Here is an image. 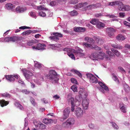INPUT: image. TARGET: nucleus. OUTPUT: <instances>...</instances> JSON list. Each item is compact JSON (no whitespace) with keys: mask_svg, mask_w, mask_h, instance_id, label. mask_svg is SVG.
Returning <instances> with one entry per match:
<instances>
[{"mask_svg":"<svg viewBox=\"0 0 130 130\" xmlns=\"http://www.w3.org/2000/svg\"><path fill=\"white\" fill-rule=\"evenodd\" d=\"M45 76L53 83H56L58 82L59 79L58 75L54 70H50L49 73Z\"/></svg>","mask_w":130,"mask_h":130,"instance_id":"nucleus-1","label":"nucleus"},{"mask_svg":"<svg viewBox=\"0 0 130 130\" xmlns=\"http://www.w3.org/2000/svg\"><path fill=\"white\" fill-rule=\"evenodd\" d=\"M79 93L80 95L76 96L75 98V102L76 105H79L80 104L82 97H86L87 95V92L83 89H80Z\"/></svg>","mask_w":130,"mask_h":130,"instance_id":"nucleus-2","label":"nucleus"},{"mask_svg":"<svg viewBox=\"0 0 130 130\" xmlns=\"http://www.w3.org/2000/svg\"><path fill=\"white\" fill-rule=\"evenodd\" d=\"M77 6L80 8L84 7L86 10L94 8L100 7L101 4L100 3H98L95 5H88L87 3H84L79 4L77 5Z\"/></svg>","mask_w":130,"mask_h":130,"instance_id":"nucleus-3","label":"nucleus"},{"mask_svg":"<svg viewBox=\"0 0 130 130\" xmlns=\"http://www.w3.org/2000/svg\"><path fill=\"white\" fill-rule=\"evenodd\" d=\"M64 51H67L68 52H74L75 55L80 57H83L84 55V53L82 52L83 51L82 50L76 51L75 50L72 48H66L63 49Z\"/></svg>","mask_w":130,"mask_h":130,"instance_id":"nucleus-4","label":"nucleus"},{"mask_svg":"<svg viewBox=\"0 0 130 130\" xmlns=\"http://www.w3.org/2000/svg\"><path fill=\"white\" fill-rule=\"evenodd\" d=\"M22 71L26 79L28 82H31L32 80V73L29 71L26 70L25 69H23Z\"/></svg>","mask_w":130,"mask_h":130,"instance_id":"nucleus-5","label":"nucleus"},{"mask_svg":"<svg viewBox=\"0 0 130 130\" xmlns=\"http://www.w3.org/2000/svg\"><path fill=\"white\" fill-rule=\"evenodd\" d=\"M19 39L18 37L15 36L11 37H7L5 38L0 39V42H13L18 41Z\"/></svg>","mask_w":130,"mask_h":130,"instance_id":"nucleus-6","label":"nucleus"},{"mask_svg":"<svg viewBox=\"0 0 130 130\" xmlns=\"http://www.w3.org/2000/svg\"><path fill=\"white\" fill-rule=\"evenodd\" d=\"M75 122L73 118H69L66 122L63 123L62 126L64 127H68L70 126L73 125Z\"/></svg>","mask_w":130,"mask_h":130,"instance_id":"nucleus-7","label":"nucleus"},{"mask_svg":"<svg viewBox=\"0 0 130 130\" xmlns=\"http://www.w3.org/2000/svg\"><path fill=\"white\" fill-rule=\"evenodd\" d=\"M86 75L87 78L89 79L90 82L91 83H97L98 79L93 75L89 73L87 74Z\"/></svg>","mask_w":130,"mask_h":130,"instance_id":"nucleus-8","label":"nucleus"},{"mask_svg":"<svg viewBox=\"0 0 130 130\" xmlns=\"http://www.w3.org/2000/svg\"><path fill=\"white\" fill-rule=\"evenodd\" d=\"M53 34L55 36L50 37L49 38L51 40L54 41H57L58 40L59 38L58 37H62V35L59 33L54 32Z\"/></svg>","mask_w":130,"mask_h":130,"instance_id":"nucleus-9","label":"nucleus"},{"mask_svg":"<svg viewBox=\"0 0 130 130\" xmlns=\"http://www.w3.org/2000/svg\"><path fill=\"white\" fill-rule=\"evenodd\" d=\"M70 111V108H66L63 111V118L60 119L61 121H63L64 120L66 119L69 116V115Z\"/></svg>","mask_w":130,"mask_h":130,"instance_id":"nucleus-10","label":"nucleus"},{"mask_svg":"<svg viewBox=\"0 0 130 130\" xmlns=\"http://www.w3.org/2000/svg\"><path fill=\"white\" fill-rule=\"evenodd\" d=\"M83 44L84 47H86L88 48H94L95 49L98 50H100L101 49V48L98 47L97 45L93 46L91 44H89L87 43L83 42Z\"/></svg>","mask_w":130,"mask_h":130,"instance_id":"nucleus-11","label":"nucleus"},{"mask_svg":"<svg viewBox=\"0 0 130 130\" xmlns=\"http://www.w3.org/2000/svg\"><path fill=\"white\" fill-rule=\"evenodd\" d=\"M84 112L82 109L80 108H77L74 112L77 118H80L82 117Z\"/></svg>","mask_w":130,"mask_h":130,"instance_id":"nucleus-12","label":"nucleus"},{"mask_svg":"<svg viewBox=\"0 0 130 130\" xmlns=\"http://www.w3.org/2000/svg\"><path fill=\"white\" fill-rule=\"evenodd\" d=\"M33 123L36 127H39L40 129H44L46 128V126L41 122L37 121L36 120L34 121Z\"/></svg>","mask_w":130,"mask_h":130,"instance_id":"nucleus-13","label":"nucleus"},{"mask_svg":"<svg viewBox=\"0 0 130 130\" xmlns=\"http://www.w3.org/2000/svg\"><path fill=\"white\" fill-rule=\"evenodd\" d=\"M46 45L44 44L39 43L37 45L32 46L33 49L38 50H44L45 49Z\"/></svg>","mask_w":130,"mask_h":130,"instance_id":"nucleus-14","label":"nucleus"},{"mask_svg":"<svg viewBox=\"0 0 130 130\" xmlns=\"http://www.w3.org/2000/svg\"><path fill=\"white\" fill-rule=\"evenodd\" d=\"M98 84L102 88L100 90L103 93H104V91L103 89H104L106 91H109V89L108 87L106 86L104 83L102 82H99Z\"/></svg>","mask_w":130,"mask_h":130,"instance_id":"nucleus-15","label":"nucleus"},{"mask_svg":"<svg viewBox=\"0 0 130 130\" xmlns=\"http://www.w3.org/2000/svg\"><path fill=\"white\" fill-rule=\"evenodd\" d=\"M89 100L86 97H85L83 100L82 105L83 108L85 109H86L88 108L89 103Z\"/></svg>","mask_w":130,"mask_h":130,"instance_id":"nucleus-16","label":"nucleus"},{"mask_svg":"<svg viewBox=\"0 0 130 130\" xmlns=\"http://www.w3.org/2000/svg\"><path fill=\"white\" fill-rule=\"evenodd\" d=\"M36 76V77L39 78V77L40 78L39 79V80L38 79H34L33 81L38 85H41L42 81L43 80V78L40 74L38 73L37 74Z\"/></svg>","mask_w":130,"mask_h":130,"instance_id":"nucleus-17","label":"nucleus"},{"mask_svg":"<svg viewBox=\"0 0 130 130\" xmlns=\"http://www.w3.org/2000/svg\"><path fill=\"white\" fill-rule=\"evenodd\" d=\"M106 30L109 37L111 38L113 37L114 35V32H115V30L113 28L108 27L106 29Z\"/></svg>","mask_w":130,"mask_h":130,"instance_id":"nucleus-18","label":"nucleus"},{"mask_svg":"<svg viewBox=\"0 0 130 130\" xmlns=\"http://www.w3.org/2000/svg\"><path fill=\"white\" fill-rule=\"evenodd\" d=\"M27 9L25 6H18L16 8V11L17 12H22L25 11Z\"/></svg>","mask_w":130,"mask_h":130,"instance_id":"nucleus-19","label":"nucleus"},{"mask_svg":"<svg viewBox=\"0 0 130 130\" xmlns=\"http://www.w3.org/2000/svg\"><path fill=\"white\" fill-rule=\"evenodd\" d=\"M119 108L121 111L123 113L126 112L127 107L122 103H120L119 104Z\"/></svg>","mask_w":130,"mask_h":130,"instance_id":"nucleus-20","label":"nucleus"},{"mask_svg":"<svg viewBox=\"0 0 130 130\" xmlns=\"http://www.w3.org/2000/svg\"><path fill=\"white\" fill-rule=\"evenodd\" d=\"M105 26V24L104 23L100 21L96 25V27L100 29L103 28Z\"/></svg>","mask_w":130,"mask_h":130,"instance_id":"nucleus-21","label":"nucleus"},{"mask_svg":"<svg viewBox=\"0 0 130 130\" xmlns=\"http://www.w3.org/2000/svg\"><path fill=\"white\" fill-rule=\"evenodd\" d=\"M85 28L80 27H75L74 29V31L78 32H84L85 31Z\"/></svg>","mask_w":130,"mask_h":130,"instance_id":"nucleus-22","label":"nucleus"},{"mask_svg":"<svg viewBox=\"0 0 130 130\" xmlns=\"http://www.w3.org/2000/svg\"><path fill=\"white\" fill-rule=\"evenodd\" d=\"M5 77L8 81L10 82H13L14 80V78L13 75H9L6 76Z\"/></svg>","mask_w":130,"mask_h":130,"instance_id":"nucleus-23","label":"nucleus"},{"mask_svg":"<svg viewBox=\"0 0 130 130\" xmlns=\"http://www.w3.org/2000/svg\"><path fill=\"white\" fill-rule=\"evenodd\" d=\"M43 122L45 124H48L52 123H53V120L51 119L45 118L43 120Z\"/></svg>","mask_w":130,"mask_h":130,"instance_id":"nucleus-24","label":"nucleus"},{"mask_svg":"<svg viewBox=\"0 0 130 130\" xmlns=\"http://www.w3.org/2000/svg\"><path fill=\"white\" fill-rule=\"evenodd\" d=\"M13 8V5L10 3L6 4L5 6V8L8 10H12Z\"/></svg>","mask_w":130,"mask_h":130,"instance_id":"nucleus-25","label":"nucleus"},{"mask_svg":"<svg viewBox=\"0 0 130 130\" xmlns=\"http://www.w3.org/2000/svg\"><path fill=\"white\" fill-rule=\"evenodd\" d=\"M98 54L97 60H98V59H103L104 54L103 52L98 53Z\"/></svg>","mask_w":130,"mask_h":130,"instance_id":"nucleus-26","label":"nucleus"},{"mask_svg":"<svg viewBox=\"0 0 130 130\" xmlns=\"http://www.w3.org/2000/svg\"><path fill=\"white\" fill-rule=\"evenodd\" d=\"M71 71L74 74H77L80 78L82 77V76L81 73L77 70L73 69L71 70Z\"/></svg>","mask_w":130,"mask_h":130,"instance_id":"nucleus-27","label":"nucleus"},{"mask_svg":"<svg viewBox=\"0 0 130 130\" xmlns=\"http://www.w3.org/2000/svg\"><path fill=\"white\" fill-rule=\"evenodd\" d=\"M9 104L8 102L5 101L4 100H0V105L2 107L6 106Z\"/></svg>","mask_w":130,"mask_h":130,"instance_id":"nucleus-28","label":"nucleus"},{"mask_svg":"<svg viewBox=\"0 0 130 130\" xmlns=\"http://www.w3.org/2000/svg\"><path fill=\"white\" fill-rule=\"evenodd\" d=\"M118 5H119L118 6V9L120 10L123 11V9H124L125 5H124L123 3L119 1V3L118 4Z\"/></svg>","mask_w":130,"mask_h":130,"instance_id":"nucleus-29","label":"nucleus"},{"mask_svg":"<svg viewBox=\"0 0 130 130\" xmlns=\"http://www.w3.org/2000/svg\"><path fill=\"white\" fill-rule=\"evenodd\" d=\"M126 39L125 36L122 34L118 35L117 37V39L118 40H123Z\"/></svg>","mask_w":130,"mask_h":130,"instance_id":"nucleus-30","label":"nucleus"},{"mask_svg":"<svg viewBox=\"0 0 130 130\" xmlns=\"http://www.w3.org/2000/svg\"><path fill=\"white\" fill-rule=\"evenodd\" d=\"M98 53L96 52L93 53L91 55V57L93 60H97Z\"/></svg>","mask_w":130,"mask_h":130,"instance_id":"nucleus-31","label":"nucleus"},{"mask_svg":"<svg viewBox=\"0 0 130 130\" xmlns=\"http://www.w3.org/2000/svg\"><path fill=\"white\" fill-rule=\"evenodd\" d=\"M94 39L95 41L97 43H99V42L101 43H100V44H101L102 43V41L101 38H100L99 37L97 36H94Z\"/></svg>","mask_w":130,"mask_h":130,"instance_id":"nucleus-32","label":"nucleus"},{"mask_svg":"<svg viewBox=\"0 0 130 130\" xmlns=\"http://www.w3.org/2000/svg\"><path fill=\"white\" fill-rule=\"evenodd\" d=\"M15 105L17 107L21 110L23 109V108L22 105L18 102H16L14 103Z\"/></svg>","mask_w":130,"mask_h":130,"instance_id":"nucleus-33","label":"nucleus"},{"mask_svg":"<svg viewBox=\"0 0 130 130\" xmlns=\"http://www.w3.org/2000/svg\"><path fill=\"white\" fill-rule=\"evenodd\" d=\"M66 51L67 52V54L73 60H75V58L74 56V55L72 54V53H74V52H68L67 51Z\"/></svg>","mask_w":130,"mask_h":130,"instance_id":"nucleus-34","label":"nucleus"},{"mask_svg":"<svg viewBox=\"0 0 130 130\" xmlns=\"http://www.w3.org/2000/svg\"><path fill=\"white\" fill-rule=\"evenodd\" d=\"M111 45L112 47L119 49H120L123 48V46L117 44H112Z\"/></svg>","mask_w":130,"mask_h":130,"instance_id":"nucleus-35","label":"nucleus"},{"mask_svg":"<svg viewBox=\"0 0 130 130\" xmlns=\"http://www.w3.org/2000/svg\"><path fill=\"white\" fill-rule=\"evenodd\" d=\"M86 41L90 43H92L93 42L94 40L91 38L89 37H86L84 39Z\"/></svg>","mask_w":130,"mask_h":130,"instance_id":"nucleus-36","label":"nucleus"},{"mask_svg":"<svg viewBox=\"0 0 130 130\" xmlns=\"http://www.w3.org/2000/svg\"><path fill=\"white\" fill-rule=\"evenodd\" d=\"M70 100L72 105L71 111H73L74 110V107H75V105L74 102V98H71L70 99Z\"/></svg>","mask_w":130,"mask_h":130,"instance_id":"nucleus-37","label":"nucleus"},{"mask_svg":"<svg viewBox=\"0 0 130 130\" xmlns=\"http://www.w3.org/2000/svg\"><path fill=\"white\" fill-rule=\"evenodd\" d=\"M99 22V20L96 19H92L90 21V22L93 25H97Z\"/></svg>","mask_w":130,"mask_h":130,"instance_id":"nucleus-38","label":"nucleus"},{"mask_svg":"<svg viewBox=\"0 0 130 130\" xmlns=\"http://www.w3.org/2000/svg\"><path fill=\"white\" fill-rule=\"evenodd\" d=\"M111 51L117 56H119L120 55V53L117 50H115L113 48H112Z\"/></svg>","mask_w":130,"mask_h":130,"instance_id":"nucleus-39","label":"nucleus"},{"mask_svg":"<svg viewBox=\"0 0 130 130\" xmlns=\"http://www.w3.org/2000/svg\"><path fill=\"white\" fill-rule=\"evenodd\" d=\"M124 90L126 92H128L130 91V89L129 86L126 84L124 85Z\"/></svg>","mask_w":130,"mask_h":130,"instance_id":"nucleus-40","label":"nucleus"},{"mask_svg":"<svg viewBox=\"0 0 130 130\" xmlns=\"http://www.w3.org/2000/svg\"><path fill=\"white\" fill-rule=\"evenodd\" d=\"M77 87L76 85H73L71 87V89L74 92H77Z\"/></svg>","mask_w":130,"mask_h":130,"instance_id":"nucleus-41","label":"nucleus"},{"mask_svg":"<svg viewBox=\"0 0 130 130\" xmlns=\"http://www.w3.org/2000/svg\"><path fill=\"white\" fill-rule=\"evenodd\" d=\"M35 66L37 68L40 69L42 67V65L37 62H35Z\"/></svg>","mask_w":130,"mask_h":130,"instance_id":"nucleus-42","label":"nucleus"},{"mask_svg":"<svg viewBox=\"0 0 130 130\" xmlns=\"http://www.w3.org/2000/svg\"><path fill=\"white\" fill-rule=\"evenodd\" d=\"M30 15L32 18H36L37 16L36 14V12L35 11H32L29 13Z\"/></svg>","mask_w":130,"mask_h":130,"instance_id":"nucleus-43","label":"nucleus"},{"mask_svg":"<svg viewBox=\"0 0 130 130\" xmlns=\"http://www.w3.org/2000/svg\"><path fill=\"white\" fill-rule=\"evenodd\" d=\"M112 78L118 84L119 83V81L117 77L116 76L115 74H112Z\"/></svg>","mask_w":130,"mask_h":130,"instance_id":"nucleus-44","label":"nucleus"},{"mask_svg":"<svg viewBox=\"0 0 130 130\" xmlns=\"http://www.w3.org/2000/svg\"><path fill=\"white\" fill-rule=\"evenodd\" d=\"M119 3V1H116L115 2H111L109 3V5L111 6H113L115 5H118Z\"/></svg>","mask_w":130,"mask_h":130,"instance_id":"nucleus-45","label":"nucleus"},{"mask_svg":"<svg viewBox=\"0 0 130 130\" xmlns=\"http://www.w3.org/2000/svg\"><path fill=\"white\" fill-rule=\"evenodd\" d=\"M38 10H46L47 9L44 8L43 5L40 6H37V8Z\"/></svg>","mask_w":130,"mask_h":130,"instance_id":"nucleus-46","label":"nucleus"},{"mask_svg":"<svg viewBox=\"0 0 130 130\" xmlns=\"http://www.w3.org/2000/svg\"><path fill=\"white\" fill-rule=\"evenodd\" d=\"M124 9H123V11H124L126 10H130V6L127 5H125L124 6Z\"/></svg>","mask_w":130,"mask_h":130,"instance_id":"nucleus-47","label":"nucleus"},{"mask_svg":"<svg viewBox=\"0 0 130 130\" xmlns=\"http://www.w3.org/2000/svg\"><path fill=\"white\" fill-rule=\"evenodd\" d=\"M69 14L71 16H73L76 15L77 12L76 11L74 10L70 12Z\"/></svg>","mask_w":130,"mask_h":130,"instance_id":"nucleus-48","label":"nucleus"},{"mask_svg":"<svg viewBox=\"0 0 130 130\" xmlns=\"http://www.w3.org/2000/svg\"><path fill=\"white\" fill-rule=\"evenodd\" d=\"M39 15L40 16L44 17L46 16V14L45 12L43 11H40L39 12Z\"/></svg>","mask_w":130,"mask_h":130,"instance_id":"nucleus-49","label":"nucleus"},{"mask_svg":"<svg viewBox=\"0 0 130 130\" xmlns=\"http://www.w3.org/2000/svg\"><path fill=\"white\" fill-rule=\"evenodd\" d=\"M71 82L75 84H78V83L76 80L74 78H72L71 79Z\"/></svg>","mask_w":130,"mask_h":130,"instance_id":"nucleus-50","label":"nucleus"},{"mask_svg":"<svg viewBox=\"0 0 130 130\" xmlns=\"http://www.w3.org/2000/svg\"><path fill=\"white\" fill-rule=\"evenodd\" d=\"M112 127L115 129H118L119 128V127L118 125H117L115 123H112Z\"/></svg>","mask_w":130,"mask_h":130,"instance_id":"nucleus-51","label":"nucleus"},{"mask_svg":"<svg viewBox=\"0 0 130 130\" xmlns=\"http://www.w3.org/2000/svg\"><path fill=\"white\" fill-rule=\"evenodd\" d=\"M118 69L119 71L122 73L125 74V71L121 67H119Z\"/></svg>","mask_w":130,"mask_h":130,"instance_id":"nucleus-52","label":"nucleus"},{"mask_svg":"<svg viewBox=\"0 0 130 130\" xmlns=\"http://www.w3.org/2000/svg\"><path fill=\"white\" fill-rule=\"evenodd\" d=\"M30 100L32 104L34 106L36 104V103L35 102L34 99L32 98H30Z\"/></svg>","mask_w":130,"mask_h":130,"instance_id":"nucleus-53","label":"nucleus"},{"mask_svg":"<svg viewBox=\"0 0 130 130\" xmlns=\"http://www.w3.org/2000/svg\"><path fill=\"white\" fill-rule=\"evenodd\" d=\"M28 118H25L24 120V126L25 127L28 126Z\"/></svg>","mask_w":130,"mask_h":130,"instance_id":"nucleus-54","label":"nucleus"},{"mask_svg":"<svg viewBox=\"0 0 130 130\" xmlns=\"http://www.w3.org/2000/svg\"><path fill=\"white\" fill-rule=\"evenodd\" d=\"M78 1L77 0H72L70 2V4H75L77 3Z\"/></svg>","mask_w":130,"mask_h":130,"instance_id":"nucleus-55","label":"nucleus"},{"mask_svg":"<svg viewBox=\"0 0 130 130\" xmlns=\"http://www.w3.org/2000/svg\"><path fill=\"white\" fill-rule=\"evenodd\" d=\"M106 52L107 54L109 56H114V54L113 53H112L109 50H107L106 51Z\"/></svg>","mask_w":130,"mask_h":130,"instance_id":"nucleus-56","label":"nucleus"},{"mask_svg":"<svg viewBox=\"0 0 130 130\" xmlns=\"http://www.w3.org/2000/svg\"><path fill=\"white\" fill-rule=\"evenodd\" d=\"M57 3L54 1H52L50 3V5L52 6H54L56 5Z\"/></svg>","mask_w":130,"mask_h":130,"instance_id":"nucleus-57","label":"nucleus"},{"mask_svg":"<svg viewBox=\"0 0 130 130\" xmlns=\"http://www.w3.org/2000/svg\"><path fill=\"white\" fill-rule=\"evenodd\" d=\"M125 13L124 12H120L119 13L120 17L121 18H123L125 16Z\"/></svg>","mask_w":130,"mask_h":130,"instance_id":"nucleus-58","label":"nucleus"},{"mask_svg":"<svg viewBox=\"0 0 130 130\" xmlns=\"http://www.w3.org/2000/svg\"><path fill=\"white\" fill-rule=\"evenodd\" d=\"M88 126L89 128L91 129H93L94 127V125L92 123L89 124Z\"/></svg>","mask_w":130,"mask_h":130,"instance_id":"nucleus-59","label":"nucleus"},{"mask_svg":"<svg viewBox=\"0 0 130 130\" xmlns=\"http://www.w3.org/2000/svg\"><path fill=\"white\" fill-rule=\"evenodd\" d=\"M21 91L26 94H28L29 93V91H28L27 89L22 90Z\"/></svg>","mask_w":130,"mask_h":130,"instance_id":"nucleus-60","label":"nucleus"},{"mask_svg":"<svg viewBox=\"0 0 130 130\" xmlns=\"http://www.w3.org/2000/svg\"><path fill=\"white\" fill-rule=\"evenodd\" d=\"M53 98L55 99H58L60 98V96L58 95H56L53 96Z\"/></svg>","mask_w":130,"mask_h":130,"instance_id":"nucleus-61","label":"nucleus"},{"mask_svg":"<svg viewBox=\"0 0 130 130\" xmlns=\"http://www.w3.org/2000/svg\"><path fill=\"white\" fill-rule=\"evenodd\" d=\"M129 24L130 23H129L128 22L125 21H124L123 22V24L125 25H126L127 26H128Z\"/></svg>","mask_w":130,"mask_h":130,"instance_id":"nucleus-62","label":"nucleus"},{"mask_svg":"<svg viewBox=\"0 0 130 130\" xmlns=\"http://www.w3.org/2000/svg\"><path fill=\"white\" fill-rule=\"evenodd\" d=\"M124 47L128 49H130V45L128 44H126L124 45Z\"/></svg>","mask_w":130,"mask_h":130,"instance_id":"nucleus-63","label":"nucleus"},{"mask_svg":"<svg viewBox=\"0 0 130 130\" xmlns=\"http://www.w3.org/2000/svg\"><path fill=\"white\" fill-rule=\"evenodd\" d=\"M26 35H28L32 31L31 30H29L26 31Z\"/></svg>","mask_w":130,"mask_h":130,"instance_id":"nucleus-64","label":"nucleus"}]
</instances>
